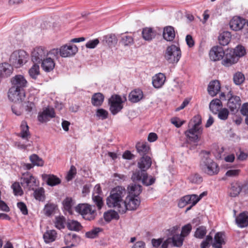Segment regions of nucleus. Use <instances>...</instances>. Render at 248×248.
<instances>
[{
    "label": "nucleus",
    "instance_id": "obj_56",
    "mask_svg": "<svg viewBox=\"0 0 248 248\" xmlns=\"http://www.w3.org/2000/svg\"><path fill=\"white\" fill-rule=\"evenodd\" d=\"M108 112L103 108H98L96 111V116L102 120L106 119L108 117Z\"/></svg>",
    "mask_w": 248,
    "mask_h": 248
},
{
    "label": "nucleus",
    "instance_id": "obj_42",
    "mask_svg": "<svg viewBox=\"0 0 248 248\" xmlns=\"http://www.w3.org/2000/svg\"><path fill=\"white\" fill-rule=\"evenodd\" d=\"M104 217L106 221L109 222L113 219H118L119 218V216L117 212L110 210L104 213Z\"/></svg>",
    "mask_w": 248,
    "mask_h": 248
},
{
    "label": "nucleus",
    "instance_id": "obj_7",
    "mask_svg": "<svg viewBox=\"0 0 248 248\" xmlns=\"http://www.w3.org/2000/svg\"><path fill=\"white\" fill-rule=\"evenodd\" d=\"M121 97L118 94L112 95L108 100L109 110L112 115H115L121 111L124 103Z\"/></svg>",
    "mask_w": 248,
    "mask_h": 248
},
{
    "label": "nucleus",
    "instance_id": "obj_59",
    "mask_svg": "<svg viewBox=\"0 0 248 248\" xmlns=\"http://www.w3.org/2000/svg\"><path fill=\"white\" fill-rule=\"evenodd\" d=\"M12 188H13L14 192L16 195H21L22 194L23 192L19 183H14L12 185Z\"/></svg>",
    "mask_w": 248,
    "mask_h": 248
},
{
    "label": "nucleus",
    "instance_id": "obj_9",
    "mask_svg": "<svg viewBox=\"0 0 248 248\" xmlns=\"http://www.w3.org/2000/svg\"><path fill=\"white\" fill-rule=\"evenodd\" d=\"M55 49L58 51V53L56 56H53V57H56L58 59L59 54L61 57L63 58L70 57L75 55L78 51V48L76 45H63L59 49Z\"/></svg>",
    "mask_w": 248,
    "mask_h": 248
},
{
    "label": "nucleus",
    "instance_id": "obj_51",
    "mask_svg": "<svg viewBox=\"0 0 248 248\" xmlns=\"http://www.w3.org/2000/svg\"><path fill=\"white\" fill-rule=\"evenodd\" d=\"M102 230V229L100 228H94L90 231L86 232L85 236L89 238H95L98 236L99 232H101Z\"/></svg>",
    "mask_w": 248,
    "mask_h": 248
},
{
    "label": "nucleus",
    "instance_id": "obj_25",
    "mask_svg": "<svg viewBox=\"0 0 248 248\" xmlns=\"http://www.w3.org/2000/svg\"><path fill=\"white\" fill-rule=\"evenodd\" d=\"M225 235L223 232H218L216 233L214 238V241L212 246L214 248H222V246L225 245Z\"/></svg>",
    "mask_w": 248,
    "mask_h": 248
},
{
    "label": "nucleus",
    "instance_id": "obj_1",
    "mask_svg": "<svg viewBox=\"0 0 248 248\" xmlns=\"http://www.w3.org/2000/svg\"><path fill=\"white\" fill-rule=\"evenodd\" d=\"M126 194V191L124 187L121 186L114 187L106 199L107 205L110 208H114L121 214H124L126 208L123 199Z\"/></svg>",
    "mask_w": 248,
    "mask_h": 248
},
{
    "label": "nucleus",
    "instance_id": "obj_21",
    "mask_svg": "<svg viewBox=\"0 0 248 248\" xmlns=\"http://www.w3.org/2000/svg\"><path fill=\"white\" fill-rule=\"evenodd\" d=\"M246 23L244 18L235 16L230 20L229 25L232 30L237 31L242 29Z\"/></svg>",
    "mask_w": 248,
    "mask_h": 248
},
{
    "label": "nucleus",
    "instance_id": "obj_62",
    "mask_svg": "<svg viewBox=\"0 0 248 248\" xmlns=\"http://www.w3.org/2000/svg\"><path fill=\"white\" fill-rule=\"evenodd\" d=\"M77 173V170L75 166H72L70 168V170L68 172L66 176V179L68 181H69L73 179L75 175Z\"/></svg>",
    "mask_w": 248,
    "mask_h": 248
},
{
    "label": "nucleus",
    "instance_id": "obj_37",
    "mask_svg": "<svg viewBox=\"0 0 248 248\" xmlns=\"http://www.w3.org/2000/svg\"><path fill=\"white\" fill-rule=\"evenodd\" d=\"M231 35L229 31H224L220 33L218 36L219 44L222 46L227 45L230 41Z\"/></svg>",
    "mask_w": 248,
    "mask_h": 248
},
{
    "label": "nucleus",
    "instance_id": "obj_35",
    "mask_svg": "<svg viewBox=\"0 0 248 248\" xmlns=\"http://www.w3.org/2000/svg\"><path fill=\"white\" fill-rule=\"evenodd\" d=\"M129 189V195L138 197V196L142 191L141 186L140 185L132 184L128 187Z\"/></svg>",
    "mask_w": 248,
    "mask_h": 248
},
{
    "label": "nucleus",
    "instance_id": "obj_54",
    "mask_svg": "<svg viewBox=\"0 0 248 248\" xmlns=\"http://www.w3.org/2000/svg\"><path fill=\"white\" fill-rule=\"evenodd\" d=\"M232 51L238 58L243 56L246 53L244 47L242 46H237L233 50H232Z\"/></svg>",
    "mask_w": 248,
    "mask_h": 248
},
{
    "label": "nucleus",
    "instance_id": "obj_2",
    "mask_svg": "<svg viewBox=\"0 0 248 248\" xmlns=\"http://www.w3.org/2000/svg\"><path fill=\"white\" fill-rule=\"evenodd\" d=\"M210 152L202 151L200 153L201 160L200 168L205 173L209 175H214L219 172L217 164L212 159Z\"/></svg>",
    "mask_w": 248,
    "mask_h": 248
},
{
    "label": "nucleus",
    "instance_id": "obj_55",
    "mask_svg": "<svg viewBox=\"0 0 248 248\" xmlns=\"http://www.w3.org/2000/svg\"><path fill=\"white\" fill-rule=\"evenodd\" d=\"M190 182L193 184H199L202 182V177L199 174L191 175L189 177Z\"/></svg>",
    "mask_w": 248,
    "mask_h": 248
},
{
    "label": "nucleus",
    "instance_id": "obj_31",
    "mask_svg": "<svg viewBox=\"0 0 248 248\" xmlns=\"http://www.w3.org/2000/svg\"><path fill=\"white\" fill-rule=\"evenodd\" d=\"M156 35V31L152 28L146 27L142 29V36L146 41H151L153 39L155 38Z\"/></svg>",
    "mask_w": 248,
    "mask_h": 248
},
{
    "label": "nucleus",
    "instance_id": "obj_17",
    "mask_svg": "<svg viewBox=\"0 0 248 248\" xmlns=\"http://www.w3.org/2000/svg\"><path fill=\"white\" fill-rule=\"evenodd\" d=\"M21 184L24 188L26 187L29 190H34L37 186L36 180L31 175H27L21 178Z\"/></svg>",
    "mask_w": 248,
    "mask_h": 248
},
{
    "label": "nucleus",
    "instance_id": "obj_60",
    "mask_svg": "<svg viewBox=\"0 0 248 248\" xmlns=\"http://www.w3.org/2000/svg\"><path fill=\"white\" fill-rule=\"evenodd\" d=\"M191 229V225L190 224H187L182 227L180 234L185 237L189 234Z\"/></svg>",
    "mask_w": 248,
    "mask_h": 248
},
{
    "label": "nucleus",
    "instance_id": "obj_61",
    "mask_svg": "<svg viewBox=\"0 0 248 248\" xmlns=\"http://www.w3.org/2000/svg\"><path fill=\"white\" fill-rule=\"evenodd\" d=\"M134 42L133 38L131 36H124L122 38V43L124 46H130L133 44Z\"/></svg>",
    "mask_w": 248,
    "mask_h": 248
},
{
    "label": "nucleus",
    "instance_id": "obj_5",
    "mask_svg": "<svg viewBox=\"0 0 248 248\" xmlns=\"http://www.w3.org/2000/svg\"><path fill=\"white\" fill-rule=\"evenodd\" d=\"M28 55L23 50L13 52L10 55L9 62L16 68H19L28 61Z\"/></svg>",
    "mask_w": 248,
    "mask_h": 248
},
{
    "label": "nucleus",
    "instance_id": "obj_39",
    "mask_svg": "<svg viewBox=\"0 0 248 248\" xmlns=\"http://www.w3.org/2000/svg\"><path fill=\"white\" fill-rule=\"evenodd\" d=\"M57 233L55 230L47 231L43 235V238L46 243L52 242L55 240Z\"/></svg>",
    "mask_w": 248,
    "mask_h": 248
},
{
    "label": "nucleus",
    "instance_id": "obj_13",
    "mask_svg": "<svg viewBox=\"0 0 248 248\" xmlns=\"http://www.w3.org/2000/svg\"><path fill=\"white\" fill-rule=\"evenodd\" d=\"M140 200L139 198L135 197L130 195L127 196L124 200L125 210L124 213L127 210H135L140 206Z\"/></svg>",
    "mask_w": 248,
    "mask_h": 248
},
{
    "label": "nucleus",
    "instance_id": "obj_43",
    "mask_svg": "<svg viewBox=\"0 0 248 248\" xmlns=\"http://www.w3.org/2000/svg\"><path fill=\"white\" fill-rule=\"evenodd\" d=\"M38 63H34L29 70V74L31 78L36 79L40 74V67Z\"/></svg>",
    "mask_w": 248,
    "mask_h": 248
},
{
    "label": "nucleus",
    "instance_id": "obj_28",
    "mask_svg": "<svg viewBox=\"0 0 248 248\" xmlns=\"http://www.w3.org/2000/svg\"><path fill=\"white\" fill-rule=\"evenodd\" d=\"M236 223L240 228L248 226V213L243 212L240 213L235 219Z\"/></svg>",
    "mask_w": 248,
    "mask_h": 248
},
{
    "label": "nucleus",
    "instance_id": "obj_58",
    "mask_svg": "<svg viewBox=\"0 0 248 248\" xmlns=\"http://www.w3.org/2000/svg\"><path fill=\"white\" fill-rule=\"evenodd\" d=\"M64 207L65 210L70 212L73 205V200L71 198H66L63 202Z\"/></svg>",
    "mask_w": 248,
    "mask_h": 248
},
{
    "label": "nucleus",
    "instance_id": "obj_32",
    "mask_svg": "<svg viewBox=\"0 0 248 248\" xmlns=\"http://www.w3.org/2000/svg\"><path fill=\"white\" fill-rule=\"evenodd\" d=\"M128 98L130 102L137 103L143 98V93L140 89H136L129 93Z\"/></svg>",
    "mask_w": 248,
    "mask_h": 248
},
{
    "label": "nucleus",
    "instance_id": "obj_36",
    "mask_svg": "<svg viewBox=\"0 0 248 248\" xmlns=\"http://www.w3.org/2000/svg\"><path fill=\"white\" fill-rule=\"evenodd\" d=\"M103 43L111 46L117 43V39L115 34H109L103 37Z\"/></svg>",
    "mask_w": 248,
    "mask_h": 248
},
{
    "label": "nucleus",
    "instance_id": "obj_3",
    "mask_svg": "<svg viewBox=\"0 0 248 248\" xmlns=\"http://www.w3.org/2000/svg\"><path fill=\"white\" fill-rule=\"evenodd\" d=\"M58 51L55 48L48 51L43 46H38L34 48L31 53V61L34 63H40L41 62L46 56H56Z\"/></svg>",
    "mask_w": 248,
    "mask_h": 248
},
{
    "label": "nucleus",
    "instance_id": "obj_52",
    "mask_svg": "<svg viewBox=\"0 0 248 248\" xmlns=\"http://www.w3.org/2000/svg\"><path fill=\"white\" fill-rule=\"evenodd\" d=\"M92 199L98 209H101L104 205L102 198L100 195L93 194Z\"/></svg>",
    "mask_w": 248,
    "mask_h": 248
},
{
    "label": "nucleus",
    "instance_id": "obj_34",
    "mask_svg": "<svg viewBox=\"0 0 248 248\" xmlns=\"http://www.w3.org/2000/svg\"><path fill=\"white\" fill-rule=\"evenodd\" d=\"M242 191V186L238 183H233L231 184L229 189V195L231 197H235L237 196L240 192Z\"/></svg>",
    "mask_w": 248,
    "mask_h": 248
},
{
    "label": "nucleus",
    "instance_id": "obj_49",
    "mask_svg": "<svg viewBox=\"0 0 248 248\" xmlns=\"http://www.w3.org/2000/svg\"><path fill=\"white\" fill-rule=\"evenodd\" d=\"M172 244L174 246L180 247L183 245L184 237L181 234H177L174 237H171Z\"/></svg>",
    "mask_w": 248,
    "mask_h": 248
},
{
    "label": "nucleus",
    "instance_id": "obj_22",
    "mask_svg": "<svg viewBox=\"0 0 248 248\" xmlns=\"http://www.w3.org/2000/svg\"><path fill=\"white\" fill-rule=\"evenodd\" d=\"M137 152L141 156L151 155V149L146 142H139L136 145Z\"/></svg>",
    "mask_w": 248,
    "mask_h": 248
},
{
    "label": "nucleus",
    "instance_id": "obj_57",
    "mask_svg": "<svg viewBox=\"0 0 248 248\" xmlns=\"http://www.w3.org/2000/svg\"><path fill=\"white\" fill-rule=\"evenodd\" d=\"M179 228V227L178 226H174L169 229H167L165 233L169 237H170V236L174 237L175 235L178 234L177 231Z\"/></svg>",
    "mask_w": 248,
    "mask_h": 248
},
{
    "label": "nucleus",
    "instance_id": "obj_11",
    "mask_svg": "<svg viewBox=\"0 0 248 248\" xmlns=\"http://www.w3.org/2000/svg\"><path fill=\"white\" fill-rule=\"evenodd\" d=\"M12 88L18 89L20 91H25L27 87L28 82L25 77L21 75H17L11 78Z\"/></svg>",
    "mask_w": 248,
    "mask_h": 248
},
{
    "label": "nucleus",
    "instance_id": "obj_30",
    "mask_svg": "<svg viewBox=\"0 0 248 248\" xmlns=\"http://www.w3.org/2000/svg\"><path fill=\"white\" fill-rule=\"evenodd\" d=\"M163 36L164 39L167 41H172L175 38V34L174 28L168 26L164 28Z\"/></svg>",
    "mask_w": 248,
    "mask_h": 248
},
{
    "label": "nucleus",
    "instance_id": "obj_19",
    "mask_svg": "<svg viewBox=\"0 0 248 248\" xmlns=\"http://www.w3.org/2000/svg\"><path fill=\"white\" fill-rule=\"evenodd\" d=\"M55 113L53 108H46L42 112L39 113L38 120L41 123H45L50 118H54Z\"/></svg>",
    "mask_w": 248,
    "mask_h": 248
},
{
    "label": "nucleus",
    "instance_id": "obj_45",
    "mask_svg": "<svg viewBox=\"0 0 248 248\" xmlns=\"http://www.w3.org/2000/svg\"><path fill=\"white\" fill-rule=\"evenodd\" d=\"M55 226L57 229L61 230L65 228L66 220L64 217H56L55 218Z\"/></svg>",
    "mask_w": 248,
    "mask_h": 248
},
{
    "label": "nucleus",
    "instance_id": "obj_24",
    "mask_svg": "<svg viewBox=\"0 0 248 248\" xmlns=\"http://www.w3.org/2000/svg\"><path fill=\"white\" fill-rule=\"evenodd\" d=\"M42 178L46 184L51 186H54L59 185L61 183V180L57 176L53 174H43Z\"/></svg>",
    "mask_w": 248,
    "mask_h": 248
},
{
    "label": "nucleus",
    "instance_id": "obj_64",
    "mask_svg": "<svg viewBox=\"0 0 248 248\" xmlns=\"http://www.w3.org/2000/svg\"><path fill=\"white\" fill-rule=\"evenodd\" d=\"M99 43V40L98 39H95L93 40L89 41L86 44V47L88 48H95Z\"/></svg>",
    "mask_w": 248,
    "mask_h": 248
},
{
    "label": "nucleus",
    "instance_id": "obj_6",
    "mask_svg": "<svg viewBox=\"0 0 248 248\" xmlns=\"http://www.w3.org/2000/svg\"><path fill=\"white\" fill-rule=\"evenodd\" d=\"M131 179L133 182L141 181L142 183L146 186L153 185L155 182V178L152 177H150L148 180V176L147 172L144 170H136L133 172Z\"/></svg>",
    "mask_w": 248,
    "mask_h": 248
},
{
    "label": "nucleus",
    "instance_id": "obj_27",
    "mask_svg": "<svg viewBox=\"0 0 248 248\" xmlns=\"http://www.w3.org/2000/svg\"><path fill=\"white\" fill-rule=\"evenodd\" d=\"M21 131L18 136L22 139L29 141V139L31 138V134L29 132V126L25 121H22L20 125Z\"/></svg>",
    "mask_w": 248,
    "mask_h": 248
},
{
    "label": "nucleus",
    "instance_id": "obj_10",
    "mask_svg": "<svg viewBox=\"0 0 248 248\" xmlns=\"http://www.w3.org/2000/svg\"><path fill=\"white\" fill-rule=\"evenodd\" d=\"M26 97L25 91H20L18 89L10 87L8 92L9 99L13 102H22Z\"/></svg>",
    "mask_w": 248,
    "mask_h": 248
},
{
    "label": "nucleus",
    "instance_id": "obj_50",
    "mask_svg": "<svg viewBox=\"0 0 248 248\" xmlns=\"http://www.w3.org/2000/svg\"><path fill=\"white\" fill-rule=\"evenodd\" d=\"M207 233L206 228L204 226H200L196 229L194 236L199 239L203 238Z\"/></svg>",
    "mask_w": 248,
    "mask_h": 248
},
{
    "label": "nucleus",
    "instance_id": "obj_4",
    "mask_svg": "<svg viewBox=\"0 0 248 248\" xmlns=\"http://www.w3.org/2000/svg\"><path fill=\"white\" fill-rule=\"evenodd\" d=\"M164 56L169 63H177L181 57V51L179 47L171 45L167 47Z\"/></svg>",
    "mask_w": 248,
    "mask_h": 248
},
{
    "label": "nucleus",
    "instance_id": "obj_40",
    "mask_svg": "<svg viewBox=\"0 0 248 248\" xmlns=\"http://www.w3.org/2000/svg\"><path fill=\"white\" fill-rule=\"evenodd\" d=\"M78 238V236L74 233H68L64 236L65 243L67 247L74 246V243L76 241L77 239Z\"/></svg>",
    "mask_w": 248,
    "mask_h": 248
},
{
    "label": "nucleus",
    "instance_id": "obj_8",
    "mask_svg": "<svg viewBox=\"0 0 248 248\" xmlns=\"http://www.w3.org/2000/svg\"><path fill=\"white\" fill-rule=\"evenodd\" d=\"M76 211L86 220H91L94 218V211L88 204H79L76 207Z\"/></svg>",
    "mask_w": 248,
    "mask_h": 248
},
{
    "label": "nucleus",
    "instance_id": "obj_26",
    "mask_svg": "<svg viewBox=\"0 0 248 248\" xmlns=\"http://www.w3.org/2000/svg\"><path fill=\"white\" fill-rule=\"evenodd\" d=\"M165 80V75L163 73H159L153 77L152 84L155 88L158 89L164 85Z\"/></svg>",
    "mask_w": 248,
    "mask_h": 248
},
{
    "label": "nucleus",
    "instance_id": "obj_44",
    "mask_svg": "<svg viewBox=\"0 0 248 248\" xmlns=\"http://www.w3.org/2000/svg\"><path fill=\"white\" fill-rule=\"evenodd\" d=\"M202 124V118L200 115H197L194 116L193 119L188 124V127L190 128V127L198 128V129H202L200 126V125Z\"/></svg>",
    "mask_w": 248,
    "mask_h": 248
},
{
    "label": "nucleus",
    "instance_id": "obj_12",
    "mask_svg": "<svg viewBox=\"0 0 248 248\" xmlns=\"http://www.w3.org/2000/svg\"><path fill=\"white\" fill-rule=\"evenodd\" d=\"M227 106L232 111H237L241 106V100L239 96L234 95L231 91L228 93Z\"/></svg>",
    "mask_w": 248,
    "mask_h": 248
},
{
    "label": "nucleus",
    "instance_id": "obj_23",
    "mask_svg": "<svg viewBox=\"0 0 248 248\" xmlns=\"http://www.w3.org/2000/svg\"><path fill=\"white\" fill-rule=\"evenodd\" d=\"M151 155L141 156L138 161L137 166L139 169L147 171L152 163Z\"/></svg>",
    "mask_w": 248,
    "mask_h": 248
},
{
    "label": "nucleus",
    "instance_id": "obj_18",
    "mask_svg": "<svg viewBox=\"0 0 248 248\" xmlns=\"http://www.w3.org/2000/svg\"><path fill=\"white\" fill-rule=\"evenodd\" d=\"M202 132V129H196V128L190 127L185 132V135L189 141L196 142L199 141Z\"/></svg>",
    "mask_w": 248,
    "mask_h": 248
},
{
    "label": "nucleus",
    "instance_id": "obj_41",
    "mask_svg": "<svg viewBox=\"0 0 248 248\" xmlns=\"http://www.w3.org/2000/svg\"><path fill=\"white\" fill-rule=\"evenodd\" d=\"M67 227L69 230L75 231H78L82 228L81 225L78 221L70 219L67 221Z\"/></svg>",
    "mask_w": 248,
    "mask_h": 248
},
{
    "label": "nucleus",
    "instance_id": "obj_46",
    "mask_svg": "<svg viewBox=\"0 0 248 248\" xmlns=\"http://www.w3.org/2000/svg\"><path fill=\"white\" fill-rule=\"evenodd\" d=\"M245 79V77L244 74L240 72H236L233 77V82L237 85H241L244 82Z\"/></svg>",
    "mask_w": 248,
    "mask_h": 248
},
{
    "label": "nucleus",
    "instance_id": "obj_16",
    "mask_svg": "<svg viewBox=\"0 0 248 248\" xmlns=\"http://www.w3.org/2000/svg\"><path fill=\"white\" fill-rule=\"evenodd\" d=\"M225 55V51L221 46H214L210 50L209 56L210 59L213 61H219L223 58Z\"/></svg>",
    "mask_w": 248,
    "mask_h": 248
},
{
    "label": "nucleus",
    "instance_id": "obj_63",
    "mask_svg": "<svg viewBox=\"0 0 248 248\" xmlns=\"http://www.w3.org/2000/svg\"><path fill=\"white\" fill-rule=\"evenodd\" d=\"M229 115V111L227 108H223L218 113V118L222 120H225L228 118Z\"/></svg>",
    "mask_w": 248,
    "mask_h": 248
},
{
    "label": "nucleus",
    "instance_id": "obj_29",
    "mask_svg": "<svg viewBox=\"0 0 248 248\" xmlns=\"http://www.w3.org/2000/svg\"><path fill=\"white\" fill-rule=\"evenodd\" d=\"M220 89V83L218 80H213L209 83L208 87L209 94L214 96L218 93Z\"/></svg>",
    "mask_w": 248,
    "mask_h": 248
},
{
    "label": "nucleus",
    "instance_id": "obj_53",
    "mask_svg": "<svg viewBox=\"0 0 248 248\" xmlns=\"http://www.w3.org/2000/svg\"><path fill=\"white\" fill-rule=\"evenodd\" d=\"M44 193L45 191L43 187L36 189L34 191V198L40 201H43L45 198Z\"/></svg>",
    "mask_w": 248,
    "mask_h": 248
},
{
    "label": "nucleus",
    "instance_id": "obj_47",
    "mask_svg": "<svg viewBox=\"0 0 248 248\" xmlns=\"http://www.w3.org/2000/svg\"><path fill=\"white\" fill-rule=\"evenodd\" d=\"M30 160L34 166H43L44 162L43 159L36 154H33L30 156Z\"/></svg>",
    "mask_w": 248,
    "mask_h": 248
},
{
    "label": "nucleus",
    "instance_id": "obj_20",
    "mask_svg": "<svg viewBox=\"0 0 248 248\" xmlns=\"http://www.w3.org/2000/svg\"><path fill=\"white\" fill-rule=\"evenodd\" d=\"M199 201V199H196V195H188L183 197L179 202L178 206L183 208L188 204L194 206Z\"/></svg>",
    "mask_w": 248,
    "mask_h": 248
},
{
    "label": "nucleus",
    "instance_id": "obj_14",
    "mask_svg": "<svg viewBox=\"0 0 248 248\" xmlns=\"http://www.w3.org/2000/svg\"><path fill=\"white\" fill-rule=\"evenodd\" d=\"M55 59H58L52 56L46 57L40 62L42 69L46 72L52 71L55 66Z\"/></svg>",
    "mask_w": 248,
    "mask_h": 248
},
{
    "label": "nucleus",
    "instance_id": "obj_33",
    "mask_svg": "<svg viewBox=\"0 0 248 248\" xmlns=\"http://www.w3.org/2000/svg\"><path fill=\"white\" fill-rule=\"evenodd\" d=\"M104 100V96L100 93H94L91 98V102L93 106L95 107L100 106Z\"/></svg>",
    "mask_w": 248,
    "mask_h": 248
},
{
    "label": "nucleus",
    "instance_id": "obj_15",
    "mask_svg": "<svg viewBox=\"0 0 248 248\" xmlns=\"http://www.w3.org/2000/svg\"><path fill=\"white\" fill-rule=\"evenodd\" d=\"M238 61V58L233 54L232 50L228 49L225 51V55L222 61V64L227 67H229Z\"/></svg>",
    "mask_w": 248,
    "mask_h": 248
},
{
    "label": "nucleus",
    "instance_id": "obj_38",
    "mask_svg": "<svg viewBox=\"0 0 248 248\" xmlns=\"http://www.w3.org/2000/svg\"><path fill=\"white\" fill-rule=\"evenodd\" d=\"M221 106L222 103L220 99H215L212 100V101L210 102L209 105V108L213 113L217 114Z\"/></svg>",
    "mask_w": 248,
    "mask_h": 248
},
{
    "label": "nucleus",
    "instance_id": "obj_48",
    "mask_svg": "<svg viewBox=\"0 0 248 248\" xmlns=\"http://www.w3.org/2000/svg\"><path fill=\"white\" fill-rule=\"evenodd\" d=\"M57 206L53 203H47L45 206L44 212L45 215L49 217L54 213Z\"/></svg>",
    "mask_w": 248,
    "mask_h": 248
}]
</instances>
